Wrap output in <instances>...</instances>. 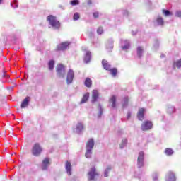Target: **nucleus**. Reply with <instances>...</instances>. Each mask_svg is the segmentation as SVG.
I'll list each match as a JSON object with an SVG mask.
<instances>
[{
  "mask_svg": "<svg viewBox=\"0 0 181 181\" xmlns=\"http://www.w3.org/2000/svg\"><path fill=\"white\" fill-rule=\"evenodd\" d=\"M93 148H94V140L93 139H90L86 144V152L85 153V156L88 159L91 158V151H93Z\"/></svg>",
  "mask_w": 181,
  "mask_h": 181,
  "instance_id": "nucleus-1",
  "label": "nucleus"
},
{
  "mask_svg": "<svg viewBox=\"0 0 181 181\" xmlns=\"http://www.w3.org/2000/svg\"><path fill=\"white\" fill-rule=\"evenodd\" d=\"M47 21L54 29H59L60 28V22L56 19L54 16H49L47 17Z\"/></svg>",
  "mask_w": 181,
  "mask_h": 181,
  "instance_id": "nucleus-2",
  "label": "nucleus"
},
{
  "mask_svg": "<svg viewBox=\"0 0 181 181\" xmlns=\"http://www.w3.org/2000/svg\"><path fill=\"white\" fill-rule=\"evenodd\" d=\"M57 76L62 78H64L66 76V69L62 64H58L57 67Z\"/></svg>",
  "mask_w": 181,
  "mask_h": 181,
  "instance_id": "nucleus-3",
  "label": "nucleus"
},
{
  "mask_svg": "<svg viewBox=\"0 0 181 181\" xmlns=\"http://www.w3.org/2000/svg\"><path fill=\"white\" fill-rule=\"evenodd\" d=\"M40 152H42V148L39 144H35L33 147V154L34 156H39V155H40Z\"/></svg>",
  "mask_w": 181,
  "mask_h": 181,
  "instance_id": "nucleus-4",
  "label": "nucleus"
},
{
  "mask_svg": "<svg viewBox=\"0 0 181 181\" xmlns=\"http://www.w3.org/2000/svg\"><path fill=\"white\" fill-rule=\"evenodd\" d=\"M73 78H74V71H73V69H71L67 73V84H71V83H73Z\"/></svg>",
  "mask_w": 181,
  "mask_h": 181,
  "instance_id": "nucleus-5",
  "label": "nucleus"
},
{
  "mask_svg": "<svg viewBox=\"0 0 181 181\" xmlns=\"http://www.w3.org/2000/svg\"><path fill=\"white\" fill-rule=\"evenodd\" d=\"M144 151H140L137 159V165L140 169L142 168V166H144Z\"/></svg>",
  "mask_w": 181,
  "mask_h": 181,
  "instance_id": "nucleus-6",
  "label": "nucleus"
},
{
  "mask_svg": "<svg viewBox=\"0 0 181 181\" xmlns=\"http://www.w3.org/2000/svg\"><path fill=\"white\" fill-rule=\"evenodd\" d=\"M152 127H153L152 122L146 121L142 124L141 129L142 131H148V129H151Z\"/></svg>",
  "mask_w": 181,
  "mask_h": 181,
  "instance_id": "nucleus-7",
  "label": "nucleus"
},
{
  "mask_svg": "<svg viewBox=\"0 0 181 181\" xmlns=\"http://www.w3.org/2000/svg\"><path fill=\"white\" fill-rule=\"evenodd\" d=\"M97 173L95 172V167H93L88 173L89 180H94V177H95Z\"/></svg>",
  "mask_w": 181,
  "mask_h": 181,
  "instance_id": "nucleus-8",
  "label": "nucleus"
},
{
  "mask_svg": "<svg viewBox=\"0 0 181 181\" xmlns=\"http://www.w3.org/2000/svg\"><path fill=\"white\" fill-rule=\"evenodd\" d=\"M49 165H50V162L49 158H45L42 161V170H46V169L49 168Z\"/></svg>",
  "mask_w": 181,
  "mask_h": 181,
  "instance_id": "nucleus-9",
  "label": "nucleus"
},
{
  "mask_svg": "<svg viewBox=\"0 0 181 181\" xmlns=\"http://www.w3.org/2000/svg\"><path fill=\"white\" fill-rule=\"evenodd\" d=\"M29 101H30V97H26L21 105V108H26L29 105Z\"/></svg>",
  "mask_w": 181,
  "mask_h": 181,
  "instance_id": "nucleus-10",
  "label": "nucleus"
},
{
  "mask_svg": "<svg viewBox=\"0 0 181 181\" xmlns=\"http://www.w3.org/2000/svg\"><path fill=\"white\" fill-rule=\"evenodd\" d=\"M69 45H70V43L67 42H62V44L58 45L57 49L58 50H66Z\"/></svg>",
  "mask_w": 181,
  "mask_h": 181,
  "instance_id": "nucleus-11",
  "label": "nucleus"
},
{
  "mask_svg": "<svg viewBox=\"0 0 181 181\" xmlns=\"http://www.w3.org/2000/svg\"><path fill=\"white\" fill-rule=\"evenodd\" d=\"M144 114H145V109H139L137 114V118L139 119V121H142V119H144Z\"/></svg>",
  "mask_w": 181,
  "mask_h": 181,
  "instance_id": "nucleus-12",
  "label": "nucleus"
},
{
  "mask_svg": "<svg viewBox=\"0 0 181 181\" xmlns=\"http://www.w3.org/2000/svg\"><path fill=\"white\" fill-rule=\"evenodd\" d=\"M167 181H176V175H175V173L170 171L167 176Z\"/></svg>",
  "mask_w": 181,
  "mask_h": 181,
  "instance_id": "nucleus-13",
  "label": "nucleus"
},
{
  "mask_svg": "<svg viewBox=\"0 0 181 181\" xmlns=\"http://www.w3.org/2000/svg\"><path fill=\"white\" fill-rule=\"evenodd\" d=\"M98 99V90H93L92 92V103H95Z\"/></svg>",
  "mask_w": 181,
  "mask_h": 181,
  "instance_id": "nucleus-14",
  "label": "nucleus"
},
{
  "mask_svg": "<svg viewBox=\"0 0 181 181\" xmlns=\"http://www.w3.org/2000/svg\"><path fill=\"white\" fill-rule=\"evenodd\" d=\"M103 67L105 69V70H110L111 69V65L108 64V62L107 60L103 59L102 61Z\"/></svg>",
  "mask_w": 181,
  "mask_h": 181,
  "instance_id": "nucleus-15",
  "label": "nucleus"
},
{
  "mask_svg": "<svg viewBox=\"0 0 181 181\" xmlns=\"http://www.w3.org/2000/svg\"><path fill=\"white\" fill-rule=\"evenodd\" d=\"M67 174L69 175V176H70V175H71V164L70 163V162L67 161L66 163V165H65Z\"/></svg>",
  "mask_w": 181,
  "mask_h": 181,
  "instance_id": "nucleus-16",
  "label": "nucleus"
},
{
  "mask_svg": "<svg viewBox=\"0 0 181 181\" xmlns=\"http://www.w3.org/2000/svg\"><path fill=\"white\" fill-rule=\"evenodd\" d=\"M90 60H91V52H90V51H88L86 53L84 62L88 63Z\"/></svg>",
  "mask_w": 181,
  "mask_h": 181,
  "instance_id": "nucleus-17",
  "label": "nucleus"
},
{
  "mask_svg": "<svg viewBox=\"0 0 181 181\" xmlns=\"http://www.w3.org/2000/svg\"><path fill=\"white\" fill-rule=\"evenodd\" d=\"M122 43L124 44V45L122 47V50H128V49H129V47H130L129 41L124 40L122 41Z\"/></svg>",
  "mask_w": 181,
  "mask_h": 181,
  "instance_id": "nucleus-18",
  "label": "nucleus"
},
{
  "mask_svg": "<svg viewBox=\"0 0 181 181\" xmlns=\"http://www.w3.org/2000/svg\"><path fill=\"white\" fill-rule=\"evenodd\" d=\"M84 84L86 87L90 88L93 86V81H91V78H86Z\"/></svg>",
  "mask_w": 181,
  "mask_h": 181,
  "instance_id": "nucleus-19",
  "label": "nucleus"
},
{
  "mask_svg": "<svg viewBox=\"0 0 181 181\" xmlns=\"http://www.w3.org/2000/svg\"><path fill=\"white\" fill-rule=\"evenodd\" d=\"M83 129L84 127L83 126V123H78V124L76 125V132L77 134H80V132H81V131H83Z\"/></svg>",
  "mask_w": 181,
  "mask_h": 181,
  "instance_id": "nucleus-20",
  "label": "nucleus"
},
{
  "mask_svg": "<svg viewBox=\"0 0 181 181\" xmlns=\"http://www.w3.org/2000/svg\"><path fill=\"white\" fill-rule=\"evenodd\" d=\"M89 98H90V93H86L85 95H83V97L81 101V104H84V103H87Z\"/></svg>",
  "mask_w": 181,
  "mask_h": 181,
  "instance_id": "nucleus-21",
  "label": "nucleus"
},
{
  "mask_svg": "<svg viewBox=\"0 0 181 181\" xmlns=\"http://www.w3.org/2000/svg\"><path fill=\"white\" fill-rule=\"evenodd\" d=\"M165 155H168V156H170L171 155H173V150L170 148H167L165 150Z\"/></svg>",
  "mask_w": 181,
  "mask_h": 181,
  "instance_id": "nucleus-22",
  "label": "nucleus"
},
{
  "mask_svg": "<svg viewBox=\"0 0 181 181\" xmlns=\"http://www.w3.org/2000/svg\"><path fill=\"white\" fill-rule=\"evenodd\" d=\"M144 53V49L141 47H137V56L138 57H142V54Z\"/></svg>",
  "mask_w": 181,
  "mask_h": 181,
  "instance_id": "nucleus-23",
  "label": "nucleus"
},
{
  "mask_svg": "<svg viewBox=\"0 0 181 181\" xmlns=\"http://www.w3.org/2000/svg\"><path fill=\"white\" fill-rule=\"evenodd\" d=\"M110 103H112V108H115V105H116V98L115 96H112V98H110Z\"/></svg>",
  "mask_w": 181,
  "mask_h": 181,
  "instance_id": "nucleus-24",
  "label": "nucleus"
},
{
  "mask_svg": "<svg viewBox=\"0 0 181 181\" xmlns=\"http://www.w3.org/2000/svg\"><path fill=\"white\" fill-rule=\"evenodd\" d=\"M48 66H49V70H53V69H54V60L49 61Z\"/></svg>",
  "mask_w": 181,
  "mask_h": 181,
  "instance_id": "nucleus-25",
  "label": "nucleus"
},
{
  "mask_svg": "<svg viewBox=\"0 0 181 181\" xmlns=\"http://www.w3.org/2000/svg\"><path fill=\"white\" fill-rule=\"evenodd\" d=\"M18 0H13V2L11 3L12 8H18Z\"/></svg>",
  "mask_w": 181,
  "mask_h": 181,
  "instance_id": "nucleus-26",
  "label": "nucleus"
},
{
  "mask_svg": "<svg viewBox=\"0 0 181 181\" xmlns=\"http://www.w3.org/2000/svg\"><path fill=\"white\" fill-rule=\"evenodd\" d=\"M110 71V74H112V76H113L114 77H115V76H117V69L114 68V69H109Z\"/></svg>",
  "mask_w": 181,
  "mask_h": 181,
  "instance_id": "nucleus-27",
  "label": "nucleus"
},
{
  "mask_svg": "<svg viewBox=\"0 0 181 181\" xmlns=\"http://www.w3.org/2000/svg\"><path fill=\"white\" fill-rule=\"evenodd\" d=\"M123 107H125L128 105V97H125L122 101Z\"/></svg>",
  "mask_w": 181,
  "mask_h": 181,
  "instance_id": "nucleus-28",
  "label": "nucleus"
},
{
  "mask_svg": "<svg viewBox=\"0 0 181 181\" xmlns=\"http://www.w3.org/2000/svg\"><path fill=\"white\" fill-rule=\"evenodd\" d=\"M127 140L124 139L122 140V144H120V148L122 149L127 145Z\"/></svg>",
  "mask_w": 181,
  "mask_h": 181,
  "instance_id": "nucleus-29",
  "label": "nucleus"
},
{
  "mask_svg": "<svg viewBox=\"0 0 181 181\" xmlns=\"http://www.w3.org/2000/svg\"><path fill=\"white\" fill-rule=\"evenodd\" d=\"M176 66V67H177V69H180V67H181V59L175 62L174 63V66Z\"/></svg>",
  "mask_w": 181,
  "mask_h": 181,
  "instance_id": "nucleus-30",
  "label": "nucleus"
},
{
  "mask_svg": "<svg viewBox=\"0 0 181 181\" xmlns=\"http://www.w3.org/2000/svg\"><path fill=\"white\" fill-rule=\"evenodd\" d=\"M97 33L98 35H103V33H104V30L103 29V28L100 27L97 29Z\"/></svg>",
  "mask_w": 181,
  "mask_h": 181,
  "instance_id": "nucleus-31",
  "label": "nucleus"
},
{
  "mask_svg": "<svg viewBox=\"0 0 181 181\" xmlns=\"http://www.w3.org/2000/svg\"><path fill=\"white\" fill-rule=\"evenodd\" d=\"M163 13H164L165 16H169V15H172L169 10H163Z\"/></svg>",
  "mask_w": 181,
  "mask_h": 181,
  "instance_id": "nucleus-32",
  "label": "nucleus"
},
{
  "mask_svg": "<svg viewBox=\"0 0 181 181\" xmlns=\"http://www.w3.org/2000/svg\"><path fill=\"white\" fill-rule=\"evenodd\" d=\"M110 170H111V167H109L107 168L105 171V173H104V177H107L108 176V172H110Z\"/></svg>",
  "mask_w": 181,
  "mask_h": 181,
  "instance_id": "nucleus-33",
  "label": "nucleus"
},
{
  "mask_svg": "<svg viewBox=\"0 0 181 181\" xmlns=\"http://www.w3.org/2000/svg\"><path fill=\"white\" fill-rule=\"evenodd\" d=\"M78 19H80V14L76 13L74 15V21H78Z\"/></svg>",
  "mask_w": 181,
  "mask_h": 181,
  "instance_id": "nucleus-34",
  "label": "nucleus"
},
{
  "mask_svg": "<svg viewBox=\"0 0 181 181\" xmlns=\"http://www.w3.org/2000/svg\"><path fill=\"white\" fill-rule=\"evenodd\" d=\"M78 4H79L78 0H73L71 1V5H72L73 6L76 5H78Z\"/></svg>",
  "mask_w": 181,
  "mask_h": 181,
  "instance_id": "nucleus-35",
  "label": "nucleus"
},
{
  "mask_svg": "<svg viewBox=\"0 0 181 181\" xmlns=\"http://www.w3.org/2000/svg\"><path fill=\"white\" fill-rule=\"evenodd\" d=\"M157 23L158 25H163V18H157Z\"/></svg>",
  "mask_w": 181,
  "mask_h": 181,
  "instance_id": "nucleus-36",
  "label": "nucleus"
},
{
  "mask_svg": "<svg viewBox=\"0 0 181 181\" xmlns=\"http://www.w3.org/2000/svg\"><path fill=\"white\" fill-rule=\"evenodd\" d=\"M168 112L170 114H172V112H175V107H169L168 110Z\"/></svg>",
  "mask_w": 181,
  "mask_h": 181,
  "instance_id": "nucleus-37",
  "label": "nucleus"
},
{
  "mask_svg": "<svg viewBox=\"0 0 181 181\" xmlns=\"http://www.w3.org/2000/svg\"><path fill=\"white\" fill-rule=\"evenodd\" d=\"M175 16H177V18H181V11H176Z\"/></svg>",
  "mask_w": 181,
  "mask_h": 181,
  "instance_id": "nucleus-38",
  "label": "nucleus"
},
{
  "mask_svg": "<svg viewBox=\"0 0 181 181\" xmlns=\"http://www.w3.org/2000/svg\"><path fill=\"white\" fill-rule=\"evenodd\" d=\"M99 112H100L99 117H101V115H103V107H101V105H99Z\"/></svg>",
  "mask_w": 181,
  "mask_h": 181,
  "instance_id": "nucleus-39",
  "label": "nucleus"
},
{
  "mask_svg": "<svg viewBox=\"0 0 181 181\" xmlns=\"http://www.w3.org/2000/svg\"><path fill=\"white\" fill-rule=\"evenodd\" d=\"M98 12H95V13H93V17L94 18H98Z\"/></svg>",
  "mask_w": 181,
  "mask_h": 181,
  "instance_id": "nucleus-40",
  "label": "nucleus"
},
{
  "mask_svg": "<svg viewBox=\"0 0 181 181\" xmlns=\"http://www.w3.org/2000/svg\"><path fill=\"white\" fill-rule=\"evenodd\" d=\"M127 119H129V118H131V112H127Z\"/></svg>",
  "mask_w": 181,
  "mask_h": 181,
  "instance_id": "nucleus-41",
  "label": "nucleus"
},
{
  "mask_svg": "<svg viewBox=\"0 0 181 181\" xmlns=\"http://www.w3.org/2000/svg\"><path fill=\"white\" fill-rule=\"evenodd\" d=\"M153 180L154 181H157L158 180V176H155V177H153Z\"/></svg>",
  "mask_w": 181,
  "mask_h": 181,
  "instance_id": "nucleus-42",
  "label": "nucleus"
},
{
  "mask_svg": "<svg viewBox=\"0 0 181 181\" xmlns=\"http://www.w3.org/2000/svg\"><path fill=\"white\" fill-rule=\"evenodd\" d=\"M91 4H92L91 0H88V5H91Z\"/></svg>",
  "mask_w": 181,
  "mask_h": 181,
  "instance_id": "nucleus-43",
  "label": "nucleus"
},
{
  "mask_svg": "<svg viewBox=\"0 0 181 181\" xmlns=\"http://www.w3.org/2000/svg\"><path fill=\"white\" fill-rule=\"evenodd\" d=\"M132 33L133 35H136V33H135V32H134V31H133Z\"/></svg>",
  "mask_w": 181,
  "mask_h": 181,
  "instance_id": "nucleus-44",
  "label": "nucleus"
},
{
  "mask_svg": "<svg viewBox=\"0 0 181 181\" xmlns=\"http://www.w3.org/2000/svg\"><path fill=\"white\" fill-rule=\"evenodd\" d=\"M164 57V55H163V54H161V55H160V57H161V58H162V57Z\"/></svg>",
  "mask_w": 181,
  "mask_h": 181,
  "instance_id": "nucleus-45",
  "label": "nucleus"
},
{
  "mask_svg": "<svg viewBox=\"0 0 181 181\" xmlns=\"http://www.w3.org/2000/svg\"><path fill=\"white\" fill-rule=\"evenodd\" d=\"M1 4H2V0H0V5H1Z\"/></svg>",
  "mask_w": 181,
  "mask_h": 181,
  "instance_id": "nucleus-46",
  "label": "nucleus"
}]
</instances>
